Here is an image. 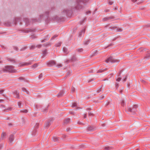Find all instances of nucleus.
Instances as JSON below:
<instances>
[{
	"mask_svg": "<svg viewBox=\"0 0 150 150\" xmlns=\"http://www.w3.org/2000/svg\"><path fill=\"white\" fill-rule=\"evenodd\" d=\"M88 1V0H76V5L75 7L77 10H80L83 8V6L81 5V3L84 4Z\"/></svg>",
	"mask_w": 150,
	"mask_h": 150,
	"instance_id": "1",
	"label": "nucleus"
},
{
	"mask_svg": "<svg viewBox=\"0 0 150 150\" xmlns=\"http://www.w3.org/2000/svg\"><path fill=\"white\" fill-rule=\"evenodd\" d=\"M3 72H9L11 73L16 72V71L15 70L13 66H10L6 67L2 70Z\"/></svg>",
	"mask_w": 150,
	"mask_h": 150,
	"instance_id": "2",
	"label": "nucleus"
},
{
	"mask_svg": "<svg viewBox=\"0 0 150 150\" xmlns=\"http://www.w3.org/2000/svg\"><path fill=\"white\" fill-rule=\"evenodd\" d=\"M137 105H134L132 108H127L128 111L133 113H135L137 111Z\"/></svg>",
	"mask_w": 150,
	"mask_h": 150,
	"instance_id": "3",
	"label": "nucleus"
},
{
	"mask_svg": "<svg viewBox=\"0 0 150 150\" xmlns=\"http://www.w3.org/2000/svg\"><path fill=\"white\" fill-rule=\"evenodd\" d=\"M120 61L117 59H113L112 57H108L105 61V62L108 63L109 62H111L112 63H114L115 62H119Z\"/></svg>",
	"mask_w": 150,
	"mask_h": 150,
	"instance_id": "4",
	"label": "nucleus"
},
{
	"mask_svg": "<svg viewBox=\"0 0 150 150\" xmlns=\"http://www.w3.org/2000/svg\"><path fill=\"white\" fill-rule=\"evenodd\" d=\"M77 59L75 55H73L70 59L66 60V63L72 62L76 61L77 60Z\"/></svg>",
	"mask_w": 150,
	"mask_h": 150,
	"instance_id": "5",
	"label": "nucleus"
},
{
	"mask_svg": "<svg viewBox=\"0 0 150 150\" xmlns=\"http://www.w3.org/2000/svg\"><path fill=\"white\" fill-rule=\"evenodd\" d=\"M115 18V17L113 16H107L103 18L102 20L103 21H106L114 19Z\"/></svg>",
	"mask_w": 150,
	"mask_h": 150,
	"instance_id": "6",
	"label": "nucleus"
},
{
	"mask_svg": "<svg viewBox=\"0 0 150 150\" xmlns=\"http://www.w3.org/2000/svg\"><path fill=\"white\" fill-rule=\"evenodd\" d=\"M49 13V11H46L44 15H42V16H40V17H41V18H45V19H48V18Z\"/></svg>",
	"mask_w": 150,
	"mask_h": 150,
	"instance_id": "7",
	"label": "nucleus"
},
{
	"mask_svg": "<svg viewBox=\"0 0 150 150\" xmlns=\"http://www.w3.org/2000/svg\"><path fill=\"white\" fill-rule=\"evenodd\" d=\"M55 64V62L53 60L47 62V65L49 67L52 66L54 65Z\"/></svg>",
	"mask_w": 150,
	"mask_h": 150,
	"instance_id": "8",
	"label": "nucleus"
},
{
	"mask_svg": "<svg viewBox=\"0 0 150 150\" xmlns=\"http://www.w3.org/2000/svg\"><path fill=\"white\" fill-rule=\"evenodd\" d=\"M146 50V49L143 48L141 47L139 48L137 51V53L138 54H140L141 52H144Z\"/></svg>",
	"mask_w": 150,
	"mask_h": 150,
	"instance_id": "9",
	"label": "nucleus"
},
{
	"mask_svg": "<svg viewBox=\"0 0 150 150\" xmlns=\"http://www.w3.org/2000/svg\"><path fill=\"white\" fill-rule=\"evenodd\" d=\"M66 16L68 17H70L71 16L73 12L71 10H68L66 9Z\"/></svg>",
	"mask_w": 150,
	"mask_h": 150,
	"instance_id": "10",
	"label": "nucleus"
},
{
	"mask_svg": "<svg viewBox=\"0 0 150 150\" xmlns=\"http://www.w3.org/2000/svg\"><path fill=\"white\" fill-rule=\"evenodd\" d=\"M95 129V127L93 126H89L88 127L87 130L89 131H93Z\"/></svg>",
	"mask_w": 150,
	"mask_h": 150,
	"instance_id": "11",
	"label": "nucleus"
},
{
	"mask_svg": "<svg viewBox=\"0 0 150 150\" xmlns=\"http://www.w3.org/2000/svg\"><path fill=\"white\" fill-rule=\"evenodd\" d=\"M64 19L63 18L59 19L58 17L57 16L54 18H53L52 19V20H56L59 22H61L64 21Z\"/></svg>",
	"mask_w": 150,
	"mask_h": 150,
	"instance_id": "12",
	"label": "nucleus"
},
{
	"mask_svg": "<svg viewBox=\"0 0 150 150\" xmlns=\"http://www.w3.org/2000/svg\"><path fill=\"white\" fill-rule=\"evenodd\" d=\"M52 119H53L52 118L50 119V120H48V121L45 123V127H47L50 125V122L51 121H52Z\"/></svg>",
	"mask_w": 150,
	"mask_h": 150,
	"instance_id": "13",
	"label": "nucleus"
},
{
	"mask_svg": "<svg viewBox=\"0 0 150 150\" xmlns=\"http://www.w3.org/2000/svg\"><path fill=\"white\" fill-rule=\"evenodd\" d=\"M35 30V29H26L23 30V32L24 33H28L29 32L34 31Z\"/></svg>",
	"mask_w": 150,
	"mask_h": 150,
	"instance_id": "14",
	"label": "nucleus"
},
{
	"mask_svg": "<svg viewBox=\"0 0 150 150\" xmlns=\"http://www.w3.org/2000/svg\"><path fill=\"white\" fill-rule=\"evenodd\" d=\"M72 72V71L70 69H68L67 70V72L66 73V78L69 76Z\"/></svg>",
	"mask_w": 150,
	"mask_h": 150,
	"instance_id": "15",
	"label": "nucleus"
},
{
	"mask_svg": "<svg viewBox=\"0 0 150 150\" xmlns=\"http://www.w3.org/2000/svg\"><path fill=\"white\" fill-rule=\"evenodd\" d=\"M86 28H84L83 29H82L81 31L79 32V37H81L83 34H84L85 32Z\"/></svg>",
	"mask_w": 150,
	"mask_h": 150,
	"instance_id": "16",
	"label": "nucleus"
},
{
	"mask_svg": "<svg viewBox=\"0 0 150 150\" xmlns=\"http://www.w3.org/2000/svg\"><path fill=\"white\" fill-rule=\"evenodd\" d=\"M21 21V19L20 18H16L15 19V24H16L18 22H20V24H21L22 23L20 22Z\"/></svg>",
	"mask_w": 150,
	"mask_h": 150,
	"instance_id": "17",
	"label": "nucleus"
},
{
	"mask_svg": "<svg viewBox=\"0 0 150 150\" xmlns=\"http://www.w3.org/2000/svg\"><path fill=\"white\" fill-rule=\"evenodd\" d=\"M31 64V62H25V63H21L20 64V66L22 67Z\"/></svg>",
	"mask_w": 150,
	"mask_h": 150,
	"instance_id": "18",
	"label": "nucleus"
},
{
	"mask_svg": "<svg viewBox=\"0 0 150 150\" xmlns=\"http://www.w3.org/2000/svg\"><path fill=\"white\" fill-rule=\"evenodd\" d=\"M14 137L13 135L12 134H11L9 138V140L10 142L11 143L14 140Z\"/></svg>",
	"mask_w": 150,
	"mask_h": 150,
	"instance_id": "19",
	"label": "nucleus"
},
{
	"mask_svg": "<svg viewBox=\"0 0 150 150\" xmlns=\"http://www.w3.org/2000/svg\"><path fill=\"white\" fill-rule=\"evenodd\" d=\"M13 94L16 98H19V93L17 91H15L13 92Z\"/></svg>",
	"mask_w": 150,
	"mask_h": 150,
	"instance_id": "20",
	"label": "nucleus"
},
{
	"mask_svg": "<svg viewBox=\"0 0 150 150\" xmlns=\"http://www.w3.org/2000/svg\"><path fill=\"white\" fill-rule=\"evenodd\" d=\"M24 21L25 23V24L27 25H29L30 21L28 18H25Z\"/></svg>",
	"mask_w": 150,
	"mask_h": 150,
	"instance_id": "21",
	"label": "nucleus"
},
{
	"mask_svg": "<svg viewBox=\"0 0 150 150\" xmlns=\"http://www.w3.org/2000/svg\"><path fill=\"white\" fill-rule=\"evenodd\" d=\"M150 59V53H148L144 57L143 59Z\"/></svg>",
	"mask_w": 150,
	"mask_h": 150,
	"instance_id": "22",
	"label": "nucleus"
},
{
	"mask_svg": "<svg viewBox=\"0 0 150 150\" xmlns=\"http://www.w3.org/2000/svg\"><path fill=\"white\" fill-rule=\"evenodd\" d=\"M64 93V92L63 91H61L58 94L57 96L58 97H60L62 96Z\"/></svg>",
	"mask_w": 150,
	"mask_h": 150,
	"instance_id": "23",
	"label": "nucleus"
},
{
	"mask_svg": "<svg viewBox=\"0 0 150 150\" xmlns=\"http://www.w3.org/2000/svg\"><path fill=\"white\" fill-rule=\"evenodd\" d=\"M47 50H45L42 51V54L43 55L42 57L44 58L46 56V55L47 54Z\"/></svg>",
	"mask_w": 150,
	"mask_h": 150,
	"instance_id": "24",
	"label": "nucleus"
},
{
	"mask_svg": "<svg viewBox=\"0 0 150 150\" xmlns=\"http://www.w3.org/2000/svg\"><path fill=\"white\" fill-rule=\"evenodd\" d=\"M107 70V68H105V69H99L97 71V73H102L104 71H106Z\"/></svg>",
	"mask_w": 150,
	"mask_h": 150,
	"instance_id": "25",
	"label": "nucleus"
},
{
	"mask_svg": "<svg viewBox=\"0 0 150 150\" xmlns=\"http://www.w3.org/2000/svg\"><path fill=\"white\" fill-rule=\"evenodd\" d=\"M106 27H108L109 28L111 29H115L117 28V27L116 26H110V25H106Z\"/></svg>",
	"mask_w": 150,
	"mask_h": 150,
	"instance_id": "26",
	"label": "nucleus"
},
{
	"mask_svg": "<svg viewBox=\"0 0 150 150\" xmlns=\"http://www.w3.org/2000/svg\"><path fill=\"white\" fill-rule=\"evenodd\" d=\"M18 105L19 108H22L23 106L22 103L21 101H19L18 102Z\"/></svg>",
	"mask_w": 150,
	"mask_h": 150,
	"instance_id": "27",
	"label": "nucleus"
},
{
	"mask_svg": "<svg viewBox=\"0 0 150 150\" xmlns=\"http://www.w3.org/2000/svg\"><path fill=\"white\" fill-rule=\"evenodd\" d=\"M6 136V134L5 133H3L1 135V140H3L4 138Z\"/></svg>",
	"mask_w": 150,
	"mask_h": 150,
	"instance_id": "28",
	"label": "nucleus"
},
{
	"mask_svg": "<svg viewBox=\"0 0 150 150\" xmlns=\"http://www.w3.org/2000/svg\"><path fill=\"white\" fill-rule=\"evenodd\" d=\"M20 112H21L27 113L28 112V111L26 109H23L21 110Z\"/></svg>",
	"mask_w": 150,
	"mask_h": 150,
	"instance_id": "29",
	"label": "nucleus"
},
{
	"mask_svg": "<svg viewBox=\"0 0 150 150\" xmlns=\"http://www.w3.org/2000/svg\"><path fill=\"white\" fill-rule=\"evenodd\" d=\"M43 75L42 74H40L38 76V79L40 80H42L43 79Z\"/></svg>",
	"mask_w": 150,
	"mask_h": 150,
	"instance_id": "30",
	"label": "nucleus"
},
{
	"mask_svg": "<svg viewBox=\"0 0 150 150\" xmlns=\"http://www.w3.org/2000/svg\"><path fill=\"white\" fill-rule=\"evenodd\" d=\"M90 42V40H85L84 42V44L85 45H87L89 42Z\"/></svg>",
	"mask_w": 150,
	"mask_h": 150,
	"instance_id": "31",
	"label": "nucleus"
},
{
	"mask_svg": "<svg viewBox=\"0 0 150 150\" xmlns=\"http://www.w3.org/2000/svg\"><path fill=\"white\" fill-rule=\"evenodd\" d=\"M54 142H57L58 141L59 139L58 138L56 137H54L52 138Z\"/></svg>",
	"mask_w": 150,
	"mask_h": 150,
	"instance_id": "32",
	"label": "nucleus"
},
{
	"mask_svg": "<svg viewBox=\"0 0 150 150\" xmlns=\"http://www.w3.org/2000/svg\"><path fill=\"white\" fill-rule=\"evenodd\" d=\"M36 48V46L34 45H32L30 47V50H33Z\"/></svg>",
	"mask_w": 150,
	"mask_h": 150,
	"instance_id": "33",
	"label": "nucleus"
},
{
	"mask_svg": "<svg viewBox=\"0 0 150 150\" xmlns=\"http://www.w3.org/2000/svg\"><path fill=\"white\" fill-rule=\"evenodd\" d=\"M27 48V46H24L23 47H22L20 50V51H23L24 50L26 49Z\"/></svg>",
	"mask_w": 150,
	"mask_h": 150,
	"instance_id": "34",
	"label": "nucleus"
},
{
	"mask_svg": "<svg viewBox=\"0 0 150 150\" xmlns=\"http://www.w3.org/2000/svg\"><path fill=\"white\" fill-rule=\"evenodd\" d=\"M12 110V109L11 108H8L7 109H3V110H4V111H10V110Z\"/></svg>",
	"mask_w": 150,
	"mask_h": 150,
	"instance_id": "35",
	"label": "nucleus"
},
{
	"mask_svg": "<svg viewBox=\"0 0 150 150\" xmlns=\"http://www.w3.org/2000/svg\"><path fill=\"white\" fill-rule=\"evenodd\" d=\"M17 79L20 81H22L24 80V78L22 77H20L18 78Z\"/></svg>",
	"mask_w": 150,
	"mask_h": 150,
	"instance_id": "36",
	"label": "nucleus"
},
{
	"mask_svg": "<svg viewBox=\"0 0 150 150\" xmlns=\"http://www.w3.org/2000/svg\"><path fill=\"white\" fill-rule=\"evenodd\" d=\"M70 122V119L69 118H66V124L69 123Z\"/></svg>",
	"mask_w": 150,
	"mask_h": 150,
	"instance_id": "37",
	"label": "nucleus"
},
{
	"mask_svg": "<svg viewBox=\"0 0 150 150\" xmlns=\"http://www.w3.org/2000/svg\"><path fill=\"white\" fill-rule=\"evenodd\" d=\"M21 121L23 124H24L25 122V120L24 118L22 117L21 118Z\"/></svg>",
	"mask_w": 150,
	"mask_h": 150,
	"instance_id": "38",
	"label": "nucleus"
},
{
	"mask_svg": "<svg viewBox=\"0 0 150 150\" xmlns=\"http://www.w3.org/2000/svg\"><path fill=\"white\" fill-rule=\"evenodd\" d=\"M124 69L121 70L119 73H117V74L118 76H121V73L123 71Z\"/></svg>",
	"mask_w": 150,
	"mask_h": 150,
	"instance_id": "39",
	"label": "nucleus"
},
{
	"mask_svg": "<svg viewBox=\"0 0 150 150\" xmlns=\"http://www.w3.org/2000/svg\"><path fill=\"white\" fill-rule=\"evenodd\" d=\"M31 38L33 39H34L36 38V35L35 34L33 35H31L30 36Z\"/></svg>",
	"mask_w": 150,
	"mask_h": 150,
	"instance_id": "40",
	"label": "nucleus"
},
{
	"mask_svg": "<svg viewBox=\"0 0 150 150\" xmlns=\"http://www.w3.org/2000/svg\"><path fill=\"white\" fill-rule=\"evenodd\" d=\"M121 104L122 106H124L125 105V101L124 100H122L121 102Z\"/></svg>",
	"mask_w": 150,
	"mask_h": 150,
	"instance_id": "41",
	"label": "nucleus"
},
{
	"mask_svg": "<svg viewBox=\"0 0 150 150\" xmlns=\"http://www.w3.org/2000/svg\"><path fill=\"white\" fill-rule=\"evenodd\" d=\"M22 91L24 92H27V94H29V92H28V91L26 90L25 88H23L22 89Z\"/></svg>",
	"mask_w": 150,
	"mask_h": 150,
	"instance_id": "42",
	"label": "nucleus"
},
{
	"mask_svg": "<svg viewBox=\"0 0 150 150\" xmlns=\"http://www.w3.org/2000/svg\"><path fill=\"white\" fill-rule=\"evenodd\" d=\"M77 50L78 52H81L83 51V49L82 48L78 49H77Z\"/></svg>",
	"mask_w": 150,
	"mask_h": 150,
	"instance_id": "43",
	"label": "nucleus"
},
{
	"mask_svg": "<svg viewBox=\"0 0 150 150\" xmlns=\"http://www.w3.org/2000/svg\"><path fill=\"white\" fill-rule=\"evenodd\" d=\"M35 108L37 109H38L41 108V105H36L35 106Z\"/></svg>",
	"mask_w": 150,
	"mask_h": 150,
	"instance_id": "44",
	"label": "nucleus"
},
{
	"mask_svg": "<svg viewBox=\"0 0 150 150\" xmlns=\"http://www.w3.org/2000/svg\"><path fill=\"white\" fill-rule=\"evenodd\" d=\"M8 60L9 61H10V62H12V63H14L15 62V60L14 59H8Z\"/></svg>",
	"mask_w": 150,
	"mask_h": 150,
	"instance_id": "45",
	"label": "nucleus"
},
{
	"mask_svg": "<svg viewBox=\"0 0 150 150\" xmlns=\"http://www.w3.org/2000/svg\"><path fill=\"white\" fill-rule=\"evenodd\" d=\"M61 42H59L55 45V46L57 47H59L61 46Z\"/></svg>",
	"mask_w": 150,
	"mask_h": 150,
	"instance_id": "46",
	"label": "nucleus"
},
{
	"mask_svg": "<svg viewBox=\"0 0 150 150\" xmlns=\"http://www.w3.org/2000/svg\"><path fill=\"white\" fill-rule=\"evenodd\" d=\"M86 19V18H85L82 21L80 22V24H82L84 23V21Z\"/></svg>",
	"mask_w": 150,
	"mask_h": 150,
	"instance_id": "47",
	"label": "nucleus"
},
{
	"mask_svg": "<svg viewBox=\"0 0 150 150\" xmlns=\"http://www.w3.org/2000/svg\"><path fill=\"white\" fill-rule=\"evenodd\" d=\"M72 106L73 107H77V105L76 103H74L72 104Z\"/></svg>",
	"mask_w": 150,
	"mask_h": 150,
	"instance_id": "48",
	"label": "nucleus"
},
{
	"mask_svg": "<svg viewBox=\"0 0 150 150\" xmlns=\"http://www.w3.org/2000/svg\"><path fill=\"white\" fill-rule=\"evenodd\" d=\"M48 106L45 109L43 110L42 112H46L48 110Z\"/></svg>",
	"mask_w": 150,
	"mask_h": 150,
	"instance_id": "49",
	"label": "nucleus"
},
{
	"mask_svg": "<svg viewBox=\"0 0 150 150\" xmlns=\"http://www.w3.org/2000/svg\"><path fill=\"white\" fill-rule=\"evenodd\" d=\"M42 46V45H38L36 46V48H40Z\"/></svg>",
	"mask_w": 150,
	"mask_h": 150,
	"instance_id": "50",
	"label": "nucleus"
},
{
	"mask_svg": "<svg viewBox=\"0 0 150 150\" xmlns=\"http://www.w3.org/2000/svg\"><path fill=\"white\" fill-rule=\"evenodd\" d=\"M44 46H46L50 45H51V44L50 42H48L45 43L44 44Z\"/></svg>",
	"mask_w": 150,
	"mask_h": 150,
	"instance_id": "51",
	"label": "nucleus"
},
{
	"mask_svg": "<svg viewBox=\"0 0 150 150\" xmlns=\"http://www.w3.org/2000/svg\"><path fill=\"white\" fill-rule=\"evenodd\" d=\"M113 45H114L112 43H111L110 44H109L107 46H106V47H105V49L107 48H108V47H109Z\"/></svg>",
	"mask_w": 150,
	"mask_h": 150,
	"instance_id": "52",
	"label": "nucleus"
},
{
	"mask_svg": "<svg viewBox=\"0 0 150 150\" xmlns=\"http://www.w3.org/2000/svg\"><path fill=\"white\" fill-rule=\"evenodd\" d=\"M119 84L116 83H115V87L116 88V89H117L119 87Z\"/></svg>",
	"mask_w": 150,
	"mask_h": 150,
	"instance_id": "53",
	"label": "nucleus"
},
{
	"mask_svg": "<svg viewBox=\"0 0 150 150\" xmlns=\"http://www.w3.org/2000/svg\"><path fill=\"white\" fill-rule=\"evenodd\" d=\"M88 115L89 116H94V115L92 113H91V112H88Z\"/></svg>",
	"mask_w": 150,
	"mask_h": 150,
	"instance_id": "54",
	"label": "nucleus"
},
{
	"mask_svg": "<svg viewBox=\"0 0 150 150\" xmlns=\"http://www.w3.org/2000/svg\"><path fill=\"white\" fill-rule=\"evenodd\" d=\"M102 86H103V85H102L101 86V87L97 91V92L98 93H99L101 91Z\"/></svg>",
	"mask_w": 150,
	"mask_h": 150,
	"instance_id": "55",
	"label": "nucleus"
},
{
	"mask_svg": "<svg viewBox=\"0 0 150 150\" xmlns=\"http://www.w3.org/2000/svg\"><path fill=\"white\" fill-rule=\"evenodd\" d=\"M104 96H103V95H102L100 97L99 99L100 100H101L102 99H103L104 98Z\"/></svg>",
	"mask_w": 150,
	"mask_h": 150,
	"instance_id": "56",
	"label": "nucleus"
},
{
	"mask_svg": "<svg viewBox=\"0 0 150 150\" xmlns=\"http://www.w3.org/2000/svg\"><path fill=\"white\" fill-rule=\"evenodd\" d=\"M71 130V129L70 127H68L66 129V132H69Z\"/></svg>",
	"mask_w": 150,
	"mask_h": 150,
	"instance_id": "57",
	"label": "nucleus"
},
{
	"mask_svg": "<svg viewBox=\"0 0 150 150\" xmlns=\"http://www.w3.org/2000/svg\"><path fill=\"white\" fill-rule=\"evenodd\" d=\"M127 76H128V75L127 74V75H126L125 77V78L123 80V81L124 82H125L126 81V80L127 79Z\"/></svg>",
	"mask_w": 150,
	"mask_h": 150,
	"instance_id": "58",
	"label": "nucleus"
},
{
	"mask_svg": "<svg viewBox=\"0 0 150 150\" xmlns=\"http://www.w3.org/2000/svg\"><path fill=\"white\" fill-rule=\"evenodd\" d=\"M38 20L36 19H32V22L33 23L35 22L38 21Z\"/></svg>",
	"mask_w": 150,
	"mask_h": 150,
	"instance_id": "59",
	"label": "nucleus"
},
{
	"mask_svg": "<svg viewBox=\"0 0 150 150\" xmlns=\"http://www.w3.org/2000/svg\"><path fill=\"white\" fill-rule=\"evenodd\" d=\"M75 91V88L74 87H72L71 88V92H72L73 93H74V92Z\"/></svg>",
	"mask_w": 150,
	"mask_h": 150,
	"instance_id": "60",
	"label": "nucleus"
},
{
	"mask_svg": "<svg viewBox=\"0 0 150 150\" xmlns=\"http://www.w3.org/2000/svg\"><path fill=\"white\" fill-rule=\"evenodd\" d=\"M39 124L38 123H36L34 127L35 129H36L38 128Z\"/></svg>",
	"mask_w": 150,
	"mask_h": 150,
	"instance_id": "61",
	"label": "nucleus"
},
{
	"mask_svg": "<svg viewBox=\"0 0 150 150\" xmlns=\"http://www.w3.org/2000/svg\"><path fill=\"white\" fill-rule=\"evenodd\" d=\"M105 149L107 150H110V148L109 147H106L105 148Z\"/></svg>",
	"mask_w": 150,
	"mask_h": 150,
	"instance_id": "62",
	"label": "nucleus"
},
{
	"mask_svg": "<svg viewBox=\"0 0 150 150\" xmlns=\"http://www.w3.org/2000/svg\"><path fill=\"white\" fill-rule=\"evenodd\" d=\"M111 0H109V1L108 4L110 5H111L112 4H113V2L112 1H111Z\"/></svg>",
	"mask_w": 150,
	"mask_h": 150,
	"instance_id": "63",
	"label": "nucleus"
},
{
	"mask_svg": "<svg viewBox=\"0 0 150 150\" xmlns=\"http://www.w3.org/2000/svg\"><path fill=\"white\" fill-rule=\"evenodd\" d=\"M69 113H70V114L72 115H74V112L72 111H69Z\"/></svg>",
	"mask_w": 150,
	"mask_h": 150,
	"instance_id": "64",
	"label": "nucleus"
}]
</instances>
